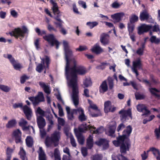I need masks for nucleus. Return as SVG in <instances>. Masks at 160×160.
<instances>
[{
    "mask_svg": "<svg viewBox=\"0 0 160 160\" xmlns=\"http://www.w3.org/2000/svg\"><path fill=\"white\" fill-rule=\"evenodd\" d=\"M116 125L115 122H112L106 130V133L109 135H112L115 131Z\"/></svg>",
    "mask_w": 160,
    "mask_h": 160,
    "instance_id": "nucleus-17",
    "label": "nucleus"
},
{
    "mask_svg": "<svg viewBox=\"0 0 160 160\" xmlns=\"http://www.w3.org/2000/svg\"><path fill=\"white\" fill-rule=\"evenodd\" d=\"M61 138V133L59 131H54L50 137L46 138L45 143L48 148H53L58 146Z\"/></svg>",
    "mask_w": 160,
    "mask_h": 160,
    "instance_id": "nucleus-2",
    "label": "nucleus"
},
{
    "mask_svg": "<svg viewBox=\"0 0 160 160\" xmlns=\"http://www.w3.org/2000/svg\"><path fill=\"white\" fill-rule=\"evenodd\" d=\"M154 133L157 138H159L160 137V126L155 129Z\"/></svg>",
    "mask_w": 160,
    "mask_h": 160,
    "instance_id": "nucleus-58",
    "label": "nucleus"
},
{
    "mask_svg": "<svg viewBox=\"0 0 160 160\" xmlns=\"http://www.w3.org/2000/svg\"><path fill=\"white\" fill-rule=\"evenodd\" d=\"M125 126L123 123H121L119 125L117 128V130L118 132H119L122 130L125 127Z\"/></svg>",
    "mask_w": 160,
    "mask_h": 160,
    "instance_id": "nucleus-63",
    "label": "nucleus"
},
{
    "mask_svg": "<svg viewBox=\"0 0 160 160\" xmlns=\"http://www.w3.org/2000/svg\"><path fill=\"white\" fill-rule=\"evenodd\" d=\"M16 123V122L15 120L12 119L8 122V123L6 124V126L8 128H11L15 126Z\"/></svg>",
    "mask_w": 160,
    "mask_h": 160,
    "instance_id": "nucleus-48",
    "label": "nucleus"
},
{
    "mask_svg": "<svg viewBox=\"0 0 160 160\" xmlns=\"http://www.w3.org/2000/svg\"><path fill=\"white\" fill-rule=\"evenodd\" d=\"M150 151H152L153 154L156 157L157 160H160V155L159 151L154 148H151L147 151V153Z\"/></svg>",
    "mask_w": 160,
    "mask_h": 160,
    "instance_id": "nucleus-29",
    "label": "nucleus"
},
{
    "mask_svg": "<svg viewBox=\"0 0 160 160\" xmlns=\"http://www.w3.org/2000/svg\"><path fill=\"white\" fill-rule=\"evenodd\" d=\"M99 92L100 93H104L108 90V86L106 80L102 82L99 87Z\"/></svg>",
    "mask_w": 160,
    "mask_h": 160,
    "instance_id": "nucleus-26",
    "label": "nucleus"
},
{
    "mask_svg": "<svg viewBox=\"0 0 160 160\" xmlns=\"http://www.w3.org/2000/svg\"><path fill=\"white\" fill-rule=\"evenodd\" d=\"M58 107L59 110V115L61 117L63 116L64 115V113L61 106L60 104H58Z\"/></svg>",
    "mask_w": 160,
    "mask_h": 160,
    "instance_id": "nucleus-61",
    "label": "nucleus"
},
{
    "mask_svg": "<svg viewBox=\"0 0 160 160\" xmlns=\"http://www.w3.org/2000/svg\"><path fill=\"white\" fill-rule=\"evenodd\" d=\"M26 143L27 146L30 147L33 144V142L32 138L30 137H28L26 139Z\"/></svg>",
    "mask_w": 160,
    "mask_h": 160,
    "instance_id": "nucleus-51",
    "label": "nucleus"
},
{
    "mask_svg": "<svg viewBox=\"0 0 160 160\" xmlns=\"http://www.w3.org/2000/svg\"><path fill=\"white\" fill-rule=\"evenodd\" d=\"M4 57L9 59L15 69L19 70L22 68V65L17 61L11 55L5 54L4 55Z\"/></svg>",
    "mask_w": 160,
    "mask_h": 160,
    "instance_id": "nucleus-9",
    "label": "nucleus"
},
{
    "mask_svg": "<svg viewBox=\"0 0 160 160\" xmlns=\"http://www.w3.org/2000/svg\"><path fill=\"white\" fill-rule=\"evenodd\" d=\"M145 46L144 44L142 43L141 47L139 48L136 51V53L140 56H142L143 54Z\"/></svg>",
    "mask_w": 160,
    "mask_h": 160,
    "instance_id": "nucleus-45",
    "label": "nucleus"
},
{
    "mask_svg": "<svg viewBox=\"0 0 160 160\" xmlns=\"http://www.w3.org/2000/svg\"><path fill=\"white\" fill-rule=\"evenodd\" d=\"M109 36L106 33H103L101 35L100 41L103 45H106L109 43Z\"/></svg>",
    "mask_w": 160,
    "mask_h": 160,
    "instance_id": "nucleus-23",
    "label": "nucleus"
},
{
    "mask_svg": "<svg viewBox=\"0 0 160 160\" xmlns=\"http://www.w3.org/2000/svg\"><path fill=\"white\" fill-rule=\"evenodd\" d=\"M102 158L101 155H97L92 156L91 157V160H101Z\"/></svg>",
    "mask_w": 160,
    "mask_h": 160,
    "instance_id": "nucleus-62",
    "label": "nucleus"
},
{
    "mask_svg": "<svg viewBox=\"0 0 160 160\" xmlns=\"http://www.w3.org/2000/svg\"><path fill=\"white\" fill-rule=\"evenodd\" d=\"M66 134L68 138H70L71 143L72 146L74 147H76V142L72 134L69 132H66Z\"/></svg>",
    "mask_w": 160,
    "mask_h": 160,
    "instance_id": "nucleus-36",
    "label": "nucleus"
},
{
    "mask_svg": "<svg viewBox=\"0 0 160 160\" xmlns=\"http://www.w3.org/2000/svg\"><path fill=\"white\" fill-rule=\"evenodd\" d=\"M10 12L11 16L14 18H17L19 16L18 12L13 9H11Z\"/></svg>",
    "mask_w": 160,
    "mask_h": 160,
    "instance_id": "nucleus-47",
    "label": "nucleus"
},
{
    "mask_svg": "<svg viewBox=\"0 0 160 160\" xmlns=\"http://www.w3.org/2000/svg\"><path fill=\"white\" fill-rule=\"evenodd\" d=\"M91 50L92 52L97 54H99L103 51L102 49L97 44L95 45L92 47Z\"/></svg>",
    "mask_w": 160,
    "mask_h": 160,
    "instance_id": "nucleus-30",
    "label": "nucleus"
},
{
    "mask_svg": "<svg viewBox=\"0 0 160 160\" xmlns=\"http://www.w3.org/2000/svg\"><path fill=\"white\" fill-rule=\"evenodd\" d=\"M50 2L52 5V9L53 11V13L55 15H57L54 18L55 19V18L56 17L59 18V17L61 15L60 14V12L58 10V7L57 2L54 0H50Z\"/></svg>",
    "mask_w": 160,
    "mask_h": 160,
    "instance_id": "nucleus-14",
    "label": "nucleus"
},
{
    "mask_svg": "<svg viewBox=\"0 0 160 160\" xmlns=\"http://www.w3.org/2000/svg\"><path fill=\"white\" fill-rule=\"evenodd\" d=\"M140 18L141 21L146 20L148 22H153L152 19L146 10H144L140 13Z\"/></svg>",
    "mask_w": 160,
    "mask_h": 160,
    "instance_id": "nucleus-13",
    "label": "nucleus"
},
{
    "mask_svg": "<svg viewBox=\"0 0 160 160\" xmlns=\"http://www.w3.org/2000/svg\"><path fill=\"white\" fill-rule=\"evenodd\" d=\"M63 44L65 52V59L67 62L72 58L73 53L72 51L69 49L68 43L67 41H63Z\"/></svg>",
    "mask_w": 160,
    "mask_h": 160,
    "instance_id": "nucleus-10",
    "label": "nucleus"
},
{
    "mask_svg": "<svg viewBox=\"0 0 160 160\" xmlns=\"http://www.w3.org/2000/svg\"><path fill=\"white\" fill-rule=\"evenodd\" d=\"M93 138L92 135H89L87 140V147L89 149H91L93 147Z\"/></svg>",
    "mask_w": 160,
    "mask_h": 160,
    "instance_id": "nucleus-35",
    "label": "nucleus"
},
{
    "mask_svg": "<svg viewBox=\"0 0 160 160\" xmlns=\"http://www.w3.org/2000/svg\"><path fill=\"white\" fill-rule=\"evenodd\" d=\"M124 16V14L122 12L117 13L111 15V18L115 22H118L121 20L122 18Z\"/></svg>",
    "mask_w": 160,
    "mask_h": 160,
    "instance_id": "nucleus-19",
    "label": "nucleus"
},
{
    "mask_svg": "<svg viewBox=\"0 0 160 160\" xmlns=\"http://www.w3.org/2000/svg\"><path fill=\"white\" fill-rule=\"evenodd\" d=\"M27 123V121L23 118H21L19 122V126L22 128L23 130L28 129V126H26Z\"/></svg>",
    "mask_w": 160,
    "mask_h": 160,
    "instance_id": "nucleus-34",
    "label": "nucleus"
},
{
    "mask_svg": "<svg viewBox=\"0 0 160 160\" xmlns=\"http://www.w3.org/2000/svg\"><path fill=\"white\" fill-rule=\"evenodd\" d=\"M39 154V160H46V155L41 147H39L38 151Z\"/></svg>",
    "mask_w": 160,
    "mask_h": 160,
    "instance_id": "nucleus-32",
    "label": "nucleus"
},
{
    "mask_svg": "<svg viewBox=\"0 0 160 160\" xmlns=\"http://www.w3.org/2000/svg\"><path fill=\"white\" fill-rule=\"evenodd\" d=\"M28 98L29 100H43V94L42 92H39L37 96L30 97Z\"/></svg>",
    "mask_w": 160,
    "mask_h": 160,
    "instance_id": "nucleus-39",
    "label": "nucleus"
},
{
    "mask_svg": "<svg viewBox=\"0 0 160 160\" xmlns=\"http://www.w3.org/2000/svg\"><path fill=\"white\" fill-rule=\"evenodd\" d=\"M39 85L40 87L43 88L44 92L47 94H49L50 92V87L48 84H46L44 82H39Z\"/></svg>",
    "mask_w": 160,
    "mask_h": 160,
    "instance_id": "nucleus-28",
    "label": "nucleus"
},
{
    "mask_svg": "<svg viewBox=\"0 0 160 160\" xmlns=\"http://www.w3.org/2000/svg\"><path fill=\"white\" fill-rule=\"evenodd\" d=\"M108 82L109 86V88L110 89H112L113 87V80L112 78H109L108 79Z\"/></svg>",
    "mask_w": 160,
    "mask_h": 160,
    "instance_id": "nucleus-60",
    "label": "nucleus"
},
{
    "mask_svg": "<svg viewBox=\"0 0 160 160\" xmlns=\"http://www.w3.org/2000/svg\"><path fill=\"white\" fill-rule=\"evenodd\" d=\"M88 129L90 130L91 133L95 134L100 133L104 131L103 127H100L97 129H96V128L94 127H93L92 126L90 125L87 126L86 124H83L79 127L78 132H84Z\"/></svg>",
    "mask_w": 160,
    "mask_h": 160,
    "instance_id": "nucleus-4",
    "label": "nucleus"
},
{
    "mask_svg": "<svg viewBox=\"0 0 160 160\" xmlns=\"http://www.w3.org/2000/svg\"><path fill=\"white\" fill-rule=\"evenodd\" d=\"M78 112L79 114V119L81 121H85L87 119V117L84 113V111L82 108H79L78 109Z\"/></svg>",
    "mask_w": 160,
    "mask_h": 160,
    "instance_id": "nucleus-27",
    "label": "nucleus"
},
{
    "mask_svg": "<svg viewBox=\"0 0 160 160\" xmlns=\"http://www.w3.org/2000/svg\"><path fill=\"white\" fill-rule=\"evenodd\" d=\"M89 105L88 107L89 111L90 112V109H92L94 110L96 113H91L90 114L92 117H97L101 115V113L100 109H99L97 105L93 103L92 101H88Z\"/></svg>",
    "mask_w": 160,
    "mask_h": 160,
    "instance_id": "nucleus-11",
    "label": "nucleus"
},
{
    "mask_svg": "<svg viewBox=\"0 0 160 160\" xmlns=\"http://www.w3.org/2000/svg\"><path fill=\"white\" fill-rule=\"evenodd\" d=\"M35 30L36 32L38 33V35H42L44 34H46V31L45 30H40L38 28H35Z\"/></svg>",
    "mask_w": 160,
    "mask_h": 160,
    "instance_id": "nucleus-57",
    "label": "nucleus"
},
{
    "mask_svg": "<svg viewBox=\"0 0 160 160\" xmlns=\"http://www.w3.org/2000/svg\"><path fill=\"white\" fill-rule=\"evenodd\" d=\"M41 63L38 64L36 70L38 72H40L44 68L46 70L48 68L50 62V59L48 56H45L43 58H41Z\"/></svg>",
    "mask_w": 160,
    "mask_h": 160,
    "instance_id": "nucleus-6",
    "label": "nucleus"
},
{
    "mask_svg": "<svg viewBox=\"0 0 160 160\" xmlns=\"http://www.w3.org/2000/svg\"><path fill=\"white\" fill-rule=\"evenodd\" d=\"M55 19L58 21V22H54V23L57 25V27H59L60 28L62 27V23H63V21L60 18L56 17Z\"/></svg>",
    "mask_w": 160,
    "mask_h": 160,
    "instance_id": "nucleus-46",
    "label": "nucleus"
},
{
    "mask_svg": "<svg viewBox=\"0 0 160 160\" xmlns=\"http://www.w3.org/2000/svg\"><path fill=\"white\" fill-rule=\"evenodd\" d=\"M122 3L118 2V1L113 2L110 5L111 8L113 9L119 8L122 4Z\"/></svg>",
    "mask_w": 160,
    "mask_h": 160,
    "instance_id": "nucleus-40",
    "label": "nucleus"
},
{
    "mask_svg": "<svg viewBox=\"0 0 160 160\" xmlns=\"http://www.w3.org/2000/svg\"><path fill=\"white\" fill-rule=\"evenodd\" d=\"M12 135L15 138L16 143H22L21 139V132L19 129H17L14 131Z\"/></svg>",
    "mask_w": 160,
    "mask_h": 160,
    "instance_id": "nucleus-20",
    "label": "nucleus"
},
{
    "mask_svg": "<svg viewBox=\"0 0 160 160\" xmlns=\"http://www.w3.org/2000/svg\"><path fill=\"white\" fill-rule=\"evenodd\" d=\"M87 71L83 66L79 65L73 58L66 62L65 75L68 85L72 88V100H78L79 96L77 85V74L83 75Z\"/></svg>",
    "mask_w": 160,
    "mask_h": 160,
    "instance_id": "nucleus-1",
    "label": "nucleus"
},
{
    "mask_svg": "<svg viewBox=\"0 0 160 160\" xmlns=\"http://www.w3.org/2000/svg\"><path fill=\"white\" fill-rule=\"evenodd\" d=\"M128 28L129 33L130 34L132 33L134 29L135 25L133 24L128 23Z\"/></svg>",
    "mask_w": 160,
    "mask_h": 160,
    "instance_id": "nucleus-53",
    "label": "nucleus"
},
{
    "mask_svg": "<svg viewBox=\"0 0 160 160\" xmlns=\"http://www.w3.org/2000/svg\"><path fill=\"white\" fill-rule=\"evenodd\" d=\"M55 95L56 96L58 100H62V98L61 95L59 93V90L58 88H55L54 89Z\"/></svg>",
    "mask_w": 160,
    "mask_h": 160,
    "instance_id": "nucleus-54",
    "label": "nucleus"
},
{
    "mask_svg": "<svg viewBox=\"0 0 160 160\" xmlns=\"http://www.w3.org/2000/svg\"><path fill=\"white\" fill-rule=\"evenodd\" d=\"M138 20V18L137 16L135 14L132 15L129 18V23L133 24V23L137 22Z\"/></svg>",
    "mask_w": 160,
    "mask_h": 160,
    "instance_id": "nucleus-42",
    "label": "nucleus"
},
{
    "mask_svg": "<svg viewBox=\"0 0 160 160\" xmlns=\"http://www.w3.org/2000/svg\"><path fill=\"white\" fill-rule=\"evenodd\" d=\"M119 113L120 115L121 120L122 122L125 121L130 118H132L131 109H129L127 110L122 109L119 112Z\"/></svg>",
    "mask_w": 160,
    "mask_h": 160,
    "instance_id": "nucleus-8",
    "label": "nucleus"
},
{
    "mask_svg": "<svg viewBox=\"0 0 160 160\" xmlns=\"http://www.w3.org/2000/svg\"><path fill=\"white\" fill-rule=\"evenodd\" d=\"M74 132L77 137L79 143L81 144H82L84 141V138L83 136L78 132L76 128L74 129Z\"/></svg>",
    "mask_w": 160,
    "mask_h": 160,
    "instance_id": "nucleus-24",
    "label": "nucleus"
},
{
    "mask_svg": "<svg viewBox=\"0 0 160 160\" xmlns=\"http://www.w3.org/2000/svg\"><path fill=\"white\" fill-rule=\"evenodd\" d=\"M135 96L137 99H143L145 97L144 95L137 92L135 93Z\"/></svg>",
    "mask_w": 160,
    "mask_h": 160,
    "instance_id": "nucleus-59",
    "label": "nucleus"
},
{
    "mask_svg": "<svg viewBox=\"0 0 160 160\" xmlns=\"http://www.w3.org/2000/svg\"><path fill=\"white\" fill-rule=\"evenodd\" d=\"M152 26L150 25H147L143 24L138 28V33L139 34H141L144 32H147L151 29Z\"/></svg>",
    "mask_w": 160,
    "mask_h": 160,
    "instance_id": "nucleus-15",
    "label": "nucleus"
},
{
    "mask_svg": "<svg viewBox=\"0 0 160 160\" xmlns=\"http://www.w3.org/2000/svg\"><path fill=\"white\" fill-rule=\"evenodd\" d=\"M23 112L28 120H30L32 115V112L31 109L26 105L23 107Z\"/></svg>",
    "mask_w": 160,
    "mask_h": 160,
    "instance_id": "nucleus-21",
    "label": "nucleus"
},
{
    "mask_svg": "<svg viewBox=\"0 0 160 160\" xmlns=\"http://www.w3.org/2000/svg\"><path fill=\"white\" fill-rule=\"evenodd\" d=\"M113 143L116 147L120 145V152L121 153H125L129 150L130 142L128 139H125L124 136H119L117 138V140L113 141Z\"/></svg>",
    "mask_w": 160,
    "mask_h": 160,
    "instance_id": "nucleus-3",
    "label": "nucleus"
},
{
    "mask_svg": "<svg viewBox=\"0 0 160 160\" xmlns=\"http://www.w3.org/2000/svg\"><path fill=\"white\" fill-rule=\"evenodd\" d=\"M117 158L118 160H128L126 158L119 154L117 156Z\"/></svg>",
    "mask_w": 160,
    "mask_h": 160,
    "instance_id": "nucleus-64",
    "label": "nucleus"
},
{
    "mask_svg": "<svg viewBox=\"0 0 160 160\" xmlns=\"http://www.w3.org/2000/svg\"><path fill=\"white\" fill-rule=\"evenodd\" d=\"M0 89L5 92H8L10 91L11 88L7 86L0 84Z\"/></svg>",
    "mask_w": 160,
    "mask_h": 160,
    "instance_id": "nucleus-49",
    "label": "nucleus"
},
{
    "mask_svg": "<svg viewBox=\"0 0 160 160\" xmlns=\"http://www.w3.org/2000/svg\"><path fill=\"white\" fill-rule=\"evenodd\" d=\"M150 92L153 94L157 96H159V91L155 88H151L150 89Z\"/></svg>",
    "mask_w": 160,
    "mask_h": 160,
    "instance_id": "nucleus-56",
    "label": "nucleus"
},
{
    "mask_svg": "<svg viewBox=\"0 0 160 160\" xmlns=\"http://www.w3.org/2000/svg\"><path fill=\"white\" fill-rule=\"evenodd\" d=\"M137 110L139 112L143 113L142 115H147L150 113V111L147 109L146 105L143 104H139L137 106Z\"/></svg>",
    "mask_w": 160,
    "mask_h": 160,
    "instance_id": "nucleus-18",
    "label": "nucleus"
},
{
    "mask_svg": "<svg viewBox=\"0 0 160 160\" xmlns=\"http://www.w3.org/2000/svg\"><path fill=\"white\" fill-rule=\"evenodd\" d=\"M104 111L105 113H107L111 111V102L108 101L105 102L104 104Z\"/></svg>",
    "mask_w": 160,
    "mask_h": 160,
    "instance_id": "nucleus-33",
    "label": "nucleus"
},
{
    "mask_svg": "<svg viewBox=\"0 0 160 160\" xmlns=\"http://www.w3.org/2000/svg\"><path fill=\"white\" fill-rule=\"evenodd\" d=\"M35 113L37 118L39 117L45 116V112L42 110L40 107H38L35 110Z\"/></svg>",
    "mask_w": 160,
    "mask_h": 160,
    "instance_id": "nucleus-31",
    "label": "nucleus"
},
{
    "mask_svg": "<svg viewBox=\"0 0 160 160\" xmlns=\"http://www.w3.org/2000/svg\"><path fill=\"white\" fill-rule=\"evenodd\" d=\"M130 84L132 85V86L135 89L138 90L136 83L134 81H131L129 83H128L127 82H124L123 83V85L124 86H129Z\"/></svg>",
    "mask_w": 160,
    "mask_h": 160,
    "instance_id": "nucleus-52",
    "label": "nucleus"
},
{
    "mask_svg": "<svg viewBox=\"0 0 160 160\" xmlns=\"http://www.w3.org/2000/svg\"><path fill=\"white\" fill-rule=\"evenodd\" d=\"M141 61L139 58H138L133 62L132 67V71L135 73L137 79L138 76L139 74L137 71L138 69H139L141 67Z\"/></svg>",
    "mask_w": 160,
    "mask_h": 160,
    "instance_id": "nucleus-12",
    "label": "nucleus"
},
{
    "mask_svg": "<svg viewBox=\"0 0 160 160\" xmlns=\"http://www.w3.org/2000/svg\"><path fill=\"white\" fill-rule=\"evenodd\" d=\"M150 41L152 43L158 44L160 42V38H157L155 36H152L150 39Z\"/></svg>",
    "mask_w": 160,
    "mask_h": 160,
    "instance_id": "nucleus-44",
    "label": "nucleus"
},
{
    "mask_svg": "<svg viewBox=\"0 0 160 160\" xmlns=\"http://www.w3.org/2000/svg\"><path fill=\"white\" fill-rule=\"evenodd\" d=\"M19 154L20 155V157L22 160H27V158L26 156V152L23 148L21 147L20 148Z\"/></svg>",
    "mask_w": 160,
    "mask_h": 160,
    "instance_id": "nucleus-38",
    "label": "nucleus"
},
{
    "mask_svg": "<svg viewBox=\"0 0 160 160\" xmlns=\"http://www.w3.org/2000/svg\"><path fill=\"white\" fill-rule=\"evenodd\" d=\"M92 84L91 79L90 78H85L83 81L84 87H88L91 86Z\"/></svg>",
    "mask_w": 160,
    "mask_h": 160,
    "instance_id": "nucleus-41",
    "label": "nucleus"
},
{
    "mask_svg": "<svg viewBox=\"0 0 160 160\" xmlns=\"http://www.w3.org/2000/svg\"><path fill=\"white\" fill-rule=\"evenodd\" d=\"M37 123L39 128H42L46 125V123L45 119L42 117L37 118Z\"/></svg>",
    "mask_w": 160,
    "mask_h": 160,
    "instance_id": "nucleus-25",
    "label": "nucleus"
},
{
    "mask_svg": "<svg viewBox=\"0 0 160 160\" xmlns=\"http://www.w3.org/2000/svg\"><path fill=\"white\" fill-rule=\"evenodd\" d=\"M43 38L45 40L48 41L52 46L55 45L56 48L57 49H58L60 43L55 38L53 34H51L45 35L43 37Z\"/></svg>",
    "mask_w": 160,
    "mask_h": 160,
    "instance_id": "nucleus-7",
    "label": "nucleus"
},
{
    "mask_svg": "<svg viewBox=\"0 0 160 160\" xmlns=\"http://www.w3.org/2000/svg\"><path fill=\"white\" fill-rule=\"evenodd\" d=\"M132 131V128L130 126H127L125 129L123 131V134L122 136H124L125 139H126L127 136H129Z\"/></svg>",
    "mask_w": 160,
    "mask_h": 160,
    "instance_id": "nucleus-37",
    "label": "nucleus"
},
{
    "mask_svg": "<svg viewBox=\"0 0 160 160\" xmlns=\"http://www.w3.org/2000/svg\"><path fill=\"white\" fill-rule=\"evenodd\" d=\"M98 23L97 22H88L86 24L90 29H92L98 25Z\"/></svg>",
    "mask_w": 160,
    "mask_h": 160,
    "instance_id": "nucleus-50",
    "label": "nucleus"
},
{
    "mask_svg": "<svg viewBox=\"0 0 160 160\" xmlns=\"http://www.w3.org/2000/svg\"><path fill=\"white\" fill-rule=\"evenodd\" d=\"M66 109L68 117L69 119L73 120L74 118V115L76 114L78 112L77 109H71L68 106H66Z\"/></svg>",
    "mask_w": 160,
    "mask_h": 160,
    "instance_id": "nucleus-16",
    "label": "nucleus"
},
{
    "mask_svg": "<svg viewBox=\"0 0 160 160\" xmlns=\"http://www.w3.org/2000/svg\"><path fill=\"white\" fill-rule=\"evenodd\" d=\"M54 156L55 160H61L60 152L57 148H55L54 150Z\"/></svg>",
    "mask_w": 160,
    "mask_h": 160,
    "instance_id": "nucleus-43",
    "label": "nucleus"
},
{
    "mask_svg": "<svg viewBox=\"0 0 160 160\" xmlns=\"http://www.w3.org/2000/svg\"><path fill=\"white\" fill-rule=\"evenodd\" d=\"M95 143L99 146L102 145L104 149H106L108 147V141L106 139H101L95 142Z\"/></svg>",
    "mask_w": 160,
    "mask_h": 160,
    "instance_id": "nucleus-22",
    "label": "nucleus"
},
{
    "mask_svg": "<svg viewBox=\"0 0 160 160\" xmlns=\"http://www.w3.org/2000/svg\"><path fill=\"white\" fill-rule=\"evenodd\" d=\"M28 32L27 28L25 26H23L22 27V29L20 28H15L10 33L11 36L22 39L24 37V34L28 33Z\"/></svg>",
    "mask_w": 160,
    "mask_h": 160,
    "instance_id": "nucleus-5",
    "label": "nucleus"
},
{
    "mask_svg": "<svg viewBox=\"0 0 160 160\" xmlns=\"http://www.w3.org/2000/svg\"><path fill=\"white\" fill-rule=\"evenodd\" d=\"M14 149L11 148H8L7 149V158L8 159H10L11 157L12 153Z\"/></svg>",
    "mask_w": 160,
    "mask_h": 160,
    "instance_id": "nucleus-55",
    "label": "nucleus"
}]
</instances>
